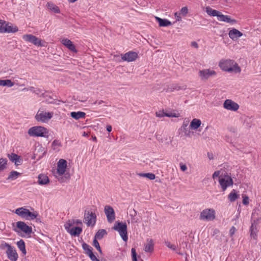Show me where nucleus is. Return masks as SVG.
<instances>
[{"instance_id": "4d7b16f0", "label": "nucleus", "mask_w": 261, "mask_h": 261, "mask_svg": "<svg viewBox=\"0 0 261 261\" xmlns=\"http://www.w3.org/2000/svg\"><path fill=\"white\" fill-rule=\"evenodd\" d=\"M35 88L32 86L29 87V88H24L23 90H26V91H30L34 93V91H35Z\"/></svg>"}, {"instance_id": "393cba45", "label": "nucleus", "mask_w": 261, "mask_h": 261, "mask_svg": "<svg viewBox=\"0 0 261 261\" xmlns=\"http://www.w3.org/2000/svg\"><path fill=\"white\" fill-rule=\"evenodd\" d=\"M85 116L86 113L83 112H72L70 113V116L75 120H78L80 118H84Z\"/></svg>"}, {"instance_id": "9d476101", "label": "nucleus", "mask_w": 261, "mask_h": 261, "mask_svg": "<svg viewBox=\"0 0 261 261\" xmlns=\"http://www.w3.org/2000/svg\"><path fill=\"white\" fill-rule=\"evenodd\" d=\"M84 219L86 221L87 226H93L96 223V216L94 213L86 211L85 212Z\"/></svg>"}, {"instance_id": "e2e57ef3", "label": "nucleus", "mask_w": 261, "mask_h": 261, "mask_svg": "<svg viewBox=\"0 0 261 261\" xmlns=\"http://www.w3.org/2000/svg\"><path fill=\"white\" fill-rule=\"evenodd\" d=\"M74 223H75L76 224H80V225L82 224V222L81 220H79V219L74 220Z\"/></svg>"}, {"instance_id": "13d9d810", "label": "nucleus", "mask_w": 261, "mask_h": 261, "mask_svg": "<svg viewBox=\"0 0 261 261\" xmlns=\"http://www.w3.org/2000/svg\"><path fill=\"white\" fill-rule=\"evenodd\" d=\"M180 168L182 171H185L187 169V166L182 164H180Z\"/></svg>"}, {"instance_id": "a19ab883", "label": "nucleus", "mask_w": 261, "mask_h": 261, "mask_svg": "<svg viewBox=\"0 0 261 261\" xmlns=\"http://www.w3.org/2000/svg\"><path fill=\"white\" fill-rule=\"evenodd\" d=\"M74 224V220H69L64 225L65 228L68 232L69 229H71L70 227Z\"/></svg>"}, {"instance_id": "aec40b11", "label": "nucleus", "mask_w": 261, "mask_h": 261, "mask_svg": "<svg viewBox=\"0 0 261 261\" xmlns=\"http://www.w3.org/2000/svg\"><path fill=\"white\" fill-rule=\"evenodd\" d=\"M6 27H5L4 30V33H15L18 31V29L16 26H13V24L6 21Z\"/></svg>"}, {"instance_id": "864d4df0", "label": "nucleus", "mask_w": 261, "mask_h": 261, "mask_svg": "<svg viewBox=\"0 0 261 261\" xmlns=\"http://www.w3.org/2000/svg\"><path fill=\"white\" fill-rule=\"evenodd\" d=\"M164 114H165V112L164 111L156 112V116L158 117H160V118L163 117L165 116Z\"/></svg>"}, {"instance_id": "37998d69", "label": "nucleus", "mask_w": 261, "mask_h": 261, "mask_svg": "<svg viewBox=\"0 0 261 261\" xmlns=\"http://www.w3.org/2000/svg\"><path fill=\"white\" fill-rule=\"evenodd\" d=\"M93 245L97 249L100 253H102L101 248L97 240L96 239L93 240Z\"/></svg>"}, {"instance_id": "5701e85b", "label": "nucleus", "mask_w": 261, "mask_h": 261, "mask_svg": "<svg viewBox=\"0 0 261 261\" xmlns=\"http://www.w3.org/2000/svg\"><path fill=\"white\" fill-rule=\"evenodd\" d=\"M153 241L152 239H147V243L145 245L144 250L147 252H152L154 248Z\"/></svg>"}, {"instance_id": "c9c22d12", "label": "nucleus", "mask_w": 261, "mask_h": 261, "mask_svg": "<svg viewBox=\"0 0 261 261\" xmlns=\"http://www.w3.org/2000/svg\"><path fill=\"white\" fill-rule=\"evenodd\" d=\"M20 173L16 171H12L10 172V174L7 177V180H15L20 175Z\"/></svg>"}, {"instance_id": "b1692460", "label": "nucleus", "mask_w": 261, "mask_h": 261, "mask_svg": "<svg viewBox=\"0 0 261 261\" xmlns=\"http://www.w3.org/2000/svg\"><path fill=\"white\" fill-rule=\"evenodd\" d=\"M49 182V179L47 176L41 174L38 176V182L40 185L47 184Z\"/></svg>"}, {"instance_id": "ddd939ff", "label": "nucleus", "mask_w": 261, "mask_h": 261, "mask_svg": "<svg viewBox=\"0 0 261 261\" xmlns=\"http://www.w3.org/2000/svg\"><path fill=\"white\" fill-rule=\"evenodd\" d=\"M105 213L107 216L108 221L112 223L115 219V214L113 207L109 205L105 207Z\"/></svg>"}, {"instance_id": "a211bd4d", "label": "nucleus", "mask_w": 261, "mask_h": 261, "mask_svg": "<svg viewBox=\"0 0 261 261\" xmlns=\"http://www.w3.org/2000/svg\"><path fill=\"white\" fill-rule=\"evenodd\" d=\"M62 43L71 51L73 53H77L75 46L71 40L68 39H63L62 40Z\"/></svg>"}, {"instance_id": "0e129e2a", "label": "nucleus", "mask_w": 261, "mask_h": 261, "mask_svg": "<svg viewBox=\"0 0 261 261\" xmlns=\"http://www.w3.org/2000/svg\"><path fill=\"white\" fill-rule=\"evenodd\" d=\"M207 156L210 160L213 159V154L212 153H210L209 152L207 153Z\"/></svg>"}, {"instance_id": "052dcab7", "label": "nucleus", "mask_w": 261, "mask_h": 261, "mask_svg": "<svg viewBox=\"0 0 261 261\" xmlns=\"http://www.w3.org/2000/svg\"><path fill=\"white\" fill-rule=\"evenodd\" d=\"M191 46L192 47H194L196 48H197L198 47V43L195 41H193L191 42Z\"/></svg>"}, {"instance_id": "72a5a7b5", "label": "nucleus", "mask_w": 261, "mask_h": 261, "mask_svg": "<svg viewBox=\"0 0 261 261\" xmlns=\"http://www.w3.org/2000/svg\"><path fill=\"white\" fill-rule=\"evenodd\" d=\"M14 84L10 80H0V86H7L8 87H11L14 86Z\"/></svg>"}, {"instance_id": "bf43d9fd", "label": "nucleus", "mask_w": 261, "mask_h": 261, "mask_svg": "<svg viewBox=\"0 0 261 261\" xmlns=\"http://www.w3.org/2000/svg\"><path fill=\"white\" fill-rule=\"evenodd\" d=\"M175 17L176 18L177 21H180L181 20V17L180 16V14L177 13H175Z\"/></svg>"}, {"instance_id": "423d86ee", "label": "nucleus", "mask_w": 261, "mask_h": 261, "mask_svg": "<svg viewBox=\"0 0 261 261\" xmlns=\"http://www.w3.org/2000/svg\"><path fill=\"white\" fill-rule=\"evenodd\" d=\"M4 247L7 248L6 253L8 258L11 261H17L18 255L15 248L7 243L1 245V248L4 249Z\"/></svg>"}, {"instance_id": "f257e3e1", "label": "nucleus", "mask_w": 261, "mask_h": 261, "mask_svg": "<svg viewBox=\"0 0 261 261\" xmlns=\"http://www.w3.org/2000/svg\"><path fill=\"white\" fill-rule=\"evenodd\" d=\"M219 66L221 69L228 72L240 73L241 71V68L238 64L233 60H222L219 63Z\"/></svg>"}, {"instance_id": "f704fd0d", "label": "nucleus", "mask_w": 261, "mask_h": 261, "mask_svg": "<svg viewBox=\"0 0 261 261\" xmlns=\"http://www.w3.org/2000/svg\"><path fill=\"white\" fill-rule=\"evenodd\" d=\"M82 247L83 249L85 251V253L88 255L91 254L93 253L92 252V248L89 246L88 244H86V243H83L82 244Z\"/></svg>"}, {"instance_id": "774afa93", "label": "nucleus", "mask_w": 261, "mask_h": 261, "mask_svg": "<svg viewBox=\"0 0 261 261\" xmlns=\"http://www.w3.org/2000/svg\"><path fill=\"white\" fill-rule=\"evenodd\" d=\"M155 137H156V139L158 140H159V141H160V140H161V138H160V136H159V135H156L155 136Z\"/></svg>"}, {"instance_id": "680f3d73", "label": "nucleus", "mask_w": 261, "mask_h": 261, "mask_svg": "<svg viewBox=\"0 0 261 261\" xmlns=\"http://www.w3.org/2000/svg\"><path fill=\"white\" fill-rule=\"evenodd\" d=\"M106 128H107V130L108 132H111L112 131V126L110 125H108L107 126Z\"/></svg>"}, {"instance_id": "7ed1b4c3", "label": "nucleus", "mask_w": 261, "mask_h": 261, "mask_svg": "<svg viewBox=\"0 0 261 261\" xmlns=\"http://www.w3.org/2000/svg\"><path fill=\"white\" fill-rule=\"evenodd\" d=\"M48 133L47 129L41 126H33L28 130V134L32 137H46Z\"/></svg>"}, {"instance_id": "7c9ffc66", "label": "nucleus", "mask_w": 261, "mask_h": 261, "mask_svg": "<svg viewBox=\"0 0 261 261\" xmlns=\"http://www.w3.org/2000/svg\"><path fill=\"white\" fill-rule=\"evenodd\" d=\"M17 245L18 248L19 249L20 251H21L22 253L25 255L27 253L25 243L23 240H20L17 242Z\"/></svg>"}, {"instance_id": "603ef678", "label": "nucleus", "mask_w": 261, "mask_h": 261, "mask_svg": "<svg viewBox=\"0 0 261 261\" xmlns=\"http://www.w3.org/2000/svg\"><path fill=\"white\" fill-rule=\"evenodd\" d=\"M92 261H99L98 259L97 258L96 256L93 254V253L88 255Z\"/></svg>"}, {"instance_id": "c756f323", "label": "nucleus", "mask_w": 261, "mask_h": 261, "mask_svg": "<svg viewBox=\"0 0 261 261\" xmlns=\"http://www.w3.org/2000/svg\"><path fill=\"white\" fill-rule=\"evenodd\" d=\"M206 12L210 16H217V17L219 14H220V11L214 10L210 7H207L206 8Z\"/></svg>"}, {"instance_id": "1a4fd4ad", "label": "nucleus", "mask_w": 261, "mask_h": 261, "mask_svg": "<svg viewBox=\"0 0 261 261\" xmlns=\"http://www.w3.org/2000/svg\"><path fill=\"white\" fill-rule=\"evenodd\" d=\"M215 212L213 209H205L201 212L200 219L212 221L215 218Z\"/></svg>"}, {"instance_id": "4be33fe9", "label": "nucleus", "mask_w": 261, "mask_h": 261, "mask_svg": "<svg viewBox=\"0 0 261 261\" xmlns=\"http://www.w3.org/2000/svg\"><path fill=\"white\" fill-rule=\"evenodd\" d=\"M228 35L231 39L234 40L237 39L239 37H241L243 35V34L236 29H232L229 31Z\"/></svg>"}, {"instance_id": "3c124183", "label": "nucleus", "mask_w": 261, "mask_h": 261, "mask_svg": "<svg viewBox=\"0 0 261 261\" xmlns=\"http://www.w3.org/2000/svg\"><path fill=\"white\" fill-rule=\"evenodd\" d=\"M180 12L183 15H184V16L186 15L187 14V13H188V9L187 8V7H182L180 10Z\"/></svg>"}, {"instance_id": "5fc2aeb1", "label": "nucleus", "mask_w": 261, "mask_h": 261, "mask_svg": "<svg viewBox=\"0 0 261 261\" xmlns=\"http://www.w3.org/2000/svg\"><path fill=\"white\" fill-rule=\"evenodd\" d=\"M236 231V228L234 226H232L229 230V234L230 237H232Z\"/></svg>"}, {"instance_id": "f8f14e48", "label": "nucleus", "mask_w": 261, "mask_h": 261, "mask_svg": "<svg viewBox=\"0 0 261 261\" xmlns=\"http://www.w3.org/2000/svg\"><path fill=\"white\" fill-rule=\"evenodd\" d=\"M223 107L228 110L236 111L239 108V105L231 99H226L223 103Z\"/></svg>"}, {"instance_id": "ea45409f", "label": "nucleus", "mask_w": 261, "mask_h": 261, "mask_svg": "<svg viewBox=\"0 0 261 261\" xmlns=\"http://www.w3.org/2000/svg\"><path fill=\"white\" fill-rule=\"evenodd\" d=\"M184 86L181 87L180 86H178L177 85H171L170 87H168L167 89V92H172L174 90H179L180 89H185Z\"/></svg>"}, {"instance_id": "6ab92c4d", "label": "nucleus", "mask_w": 261, "mask_h": 261, "mask_svg": "<svg viewBox=\"0 0 261 261\" xmlns=\"http://www.w3.org/2000/svg\"><path fill=\"white\" fill-rule=\"evenodd\" d=\"M8 157L12 162L15 163L16 166L20 165V163L22 162L21 156L14 153L8 154Z\"/></svg>"}, {"instance_id": "39448f33", "label": "nucleus", "mask_w": 261, "mask_h": 261, "mask_svg": "<svg viewBox=\"0 0 261 261\" xmlns=\"http://www.w3.org/2000/svg\"><path fill=\"white\" fill-rule=\"evenodd\" d=\"M219 182L223 191L226 190L228 187L233 185V180L227 173H222L219 178Z\"/></svg>"}, {"instance_id": "f3484780", "label": "nucleus", "mask_w": 261, "mask_h": 261, "mask_svg": "<svg viewBox=\"0 0 261 261\" xmlns=\"http://www.w3.org/2000/svg\"><path fill=\"white\" fill-rule=\"evenodd\" d=\"M217 18L219 21L226 22L232 24L236 23L237 22L236 19H231L229 16L223 15L221 12Z\"/></svg>"}, {"instance_id": "4468645a", "label": "nucleus", "mask_w": 261, "mask_h": 261, "mask_svg": "<svg viewBox=\"0 0 261 261\" xmlns=\"http://www.w3.org/2000/svg\"><path fill=\"white\" fill-rule=\"evenodd\" d=\"M16 225L18 229L23 231L26 234H30L32 232V227L27 225L23 221H18L16 222Z\"/></svg>"}, {"instance_id": "bb28decb", "label": "nucleus", "mask_w": 261, "mask_h": 261, "mask_svg": "<svg viewBox=\"0 0 261 261\" xmlns=\"http://www.w3.org/2000/svg\"><path fill=\"white\" fill-rule=\"evenodd\" d=\"M82 232V228L80 227H74L71 229H69V233L72 236H79L80 234Z\"/></svg>"}, {"instance_id": "6e6d98bb", "label": "nucleus", "mask_w": 261, "mask_h": 261, "mask_svg": "<svg viewBox=\"0 0 261 261\" xmlns=\"http://www.w3.org/2000/svg\"><path fill=\"white\" fill-rule=\"evenodd\" d=\"M61 143L59 140H55L53 143H52V146H61Z\"/></svg>"}, {"instance_id": "e433bc0d", "label": "nucleus", "mask_w": 261, "mask_h": 261, "mask_svg": "<svg viewBox=\"0 0 261 261\" xmlns=\"http://www.w3.org/2000/svg\"><path fill=\"white\" fill-rule=\"evenodd\" d=\"M47 7L49 9L51 10L54 13H59L60 12L59 7L53 3H48Z\"/></svg>"}, {"instance_id": "f03ea898", "label": "nucleus", "mask_w": 261, "mask_h": 261, "mask_svg": "<svg viewBox=\"0 0 261 261\" xmlns=\"http://www.w3.org/2000/svg\"><path fill=\"white\" fill-rule=\"evenodd\" d=\"M15 213L22 218L28 220H32L36 219L38 215L37 212L34 211L33 212H31L29 210L25 208L24 207L17 208L15 210Z\"/></svg>"}, {"instance_id": "6e6552de", "label": "nucleus", "mask_w": 261, "mask_h": 261, "mask_svg": "<svg viewBox=\"0 0 261 261\" xmlns=\"http://www.w3.org/2000/svg\"><path fill=\"white\" fill-rule=\"evenodd\" d=\"M53 116V113L51 112H45L39 111L35 116V119L37 121L46 122L50 119Z\"/></svg>"}, {"instance_id": "09e8293b", "label": "nucleus", "mask_w": 261, "mask_h": 261, "mask_svg": "<svg viewBox=\"0 0 261 261\" xmlns=\"http://www.w3.org/2000/svg\"><path fill=\"white\" fill-rule=\"evenodd\" d=\"M243 201H242L243 204L245 205H248L249 202V199L248 196H247L246 195H243Z\"/></svg>"}, {"instance_id": "412c9836", "label": "nucleus", "mask_w": 261, "mask_h": 261, "mask_svg": "<svg viewBox=\"0 0 261 261\" xmlns=\"http://www.w3.org/2000/svg\"><path fill=\"white\" fill-rule=\"evenodd\" d=\"M250 236L253 238L254 240L256 239L257 237V223L255 220H253L252 222L251 226L250 228Z\"/></svg>"}, {"instance_id": "0eeeda50", "label": "nucleus", "mask_w": 261, "mask_h": 261, "mask_svg": "<svg viewBox=\"0 0 261 261\" xmlns=\"http://www.w3.org/2000/svg\"><path fill=\"white\" fill-rule=\"evenodd\" d=\"M22 38L27 42L31 43L37 46H43L42 40L32 34H26L22 36Z\"/></svg>"}, {"instance_id": "473e14b6", "label": "nucleus", "mask_w": 261, "mask_h": 261, "mask_svg": "<svg viewBox=\"0 0 261 261\" xmlns=\"http://www.w3.org/2000/svg\"><path fill=\"white\" fill-rule=\"evenodd\" d=\"M239 197L235 190H233L228 195V198L230 202L235 201Z\"/></svg>"}, {"instance_id": "2f4dec72", "label": "nucleus", "mask_w": 261, "mask_h": 261, "mask_svg": "<svg viewBox=\"0 0 261 261\" xmlns=\"http://www.w3.org/2000/svg\"><path fill=\"white\" fill-rule=\"evenodd\" d=\"M107 232L105 229H99L96 233L94 239H96V240L97 239L101 240L102 239L105 235L107 234Z\"/></svg>"}, {"instance_id": "49530a36", "label": "nucleus", "mask_w": 261, "mask_h": 261, "mask_svg": "<svg viewBox=\"0 0 261 261\" xmlns=\"http://www.w3.org/2000/svg\"><path fill=\"white\" fill-rule=\"evenodd\" d=\"M131 253H132V257L133 261H138L137 258V254L135 248H132Z\"/></svg>"}, {"instance_id": "8fccbe9b", "label": "nucleus", "mask_w": 261, "mask_h": 261, "mask_svg": "<svg viewBox=\"0 0 261 261\" xmlns=\"http://www.w3.org/2000/svg\"><path fill=\"white\" fill-rule=\"evenodd\" d=\"M222 173H223V172H222L221 171H216L213 173V178H215L217 177H219Z\"/></svg>"}, {"instance_id": "c03bdc74", "label": "nucleus", "mask_w": 261, "mask_h": 261, "mask_svg": "<svg viewBox=\"0 0 261 261\" xmlns=\"http://www.w3.org/2000/svg\"><path fill=\"white\" fill-rule=\"evenodd\" d=\"M6 21L4 20L0 19V33H4V30L5 27H6Z\"/></svg>"}, {"instance_id": "2eb2a0df", "label": "nucleus", "mask_w": 261, "mask_h": 261, "mask_svg": "<svg viewBox=\"0 0 261 261\" xmlns=\"http://www.w3.org/2000/svg\"><path fill=\"white\" fill-rule=\"evenodd\" d=\"M198 74L202 80H206L210 76L215 75L216 72L214 70L211 69H203L199 70Z\"/></svg>"}, {"instance_id": "4c0bfd02", "label": "nucleus", "mask_w": 261, "mask_h": 261, "mask_svg": "<svg viewBox=\"0 0 261 261\" xmlns=\"http://www.w3.org/2000/svg\"><path fill=\"white\" fill-rule=\"evenodd\" d=\"M7 162L8 161L6 159L0 158V171L6 169Z\"/></svg>"}, {"instance_id": "a18cd8bd", "label": "nucleus", "mask_w": 261, "mask_h": 261, "mask_svg": "<svg viewBox=\"0 0 261 261\" xmlns=\"http://www.w3.org/2000/svg\"><path fill=\"white\" fill-rule=\"evenodd\" d=\"M165 244L167 247L171 249L172 250H176L177 247L174 244H172L170 242L167 241L165 242Z\"/></svg>"}, {"instance_id": "cd10ccee", "label": "nucleus", "mask_w": 261, "mask_h": 261, "mask_svg": "<svg viewBox=\"0 0 261 261\" xmlns=\"http://www.w3.org/2000/svg\"><path fill=\"white\" fill-rule=\"evenodd\" d=\"M156 19L159 23L160 27H167L171 25V22L168 19H162L158 17H156Z\"/></svg>"}, {"instance_id": "79ce46f5", "label": "nucleus", "mask_w": 261, "mask_h": 261, "mask_svg": "<svg viewBox=\"0 0 261 261\" xmlns=\"http://www.w3.org/2000/svg\"><path fill=\"white\" fill-rule=\"evenodd\" d=\"M44 92H46V91L41 89L37 88L35 89V91H34V93L39 96L45 97L46 95H45Z\"/></svg>"}, {"instance_id": "de8ad7c7", "label": "nucleus", "mask_w": 261, "mask_h": 261, "mask_svg": "<svg viewBox=\"0 0 261 261\" xmlns=\"http://www.w3.org/2000/svg\"><path fill=\"white\" fill-rule=\"evenodd\" d=\"M165 116L168 117H179V114H176L175 113H166L165 112Z\"/></svg>"}, {"instance_id": "58836bf2", "label": "nucleus", "mask_w": 261, "mask_h": 261, "mask_svg": "<svg viewBox=\"0 0 261 261\" xmlns=\"http://www.w3.org/2000/svg\"><path fill=\"white\" fill-rule=\"evenodd\" d=\"M138 175L141 177H147L150 180L154 179L155 178V174H154L153 173H139Z\"/></svg>"}, {"instance_id": "9b49d317", "label": "nucleus", "mask_w": 261, "mask_h": 261, "mask_svg": "<svg viewBox=\"0 0 261 261\" xmlns=\"http://www.w3.org/2000/svg\"><path fill=\"white\" fill-rule=\"evenodd\" d=\"M138 58V55L136 52L129 51L124 54L121 55V59L124 61L128 62L135 61Z\"/></svg>"}, {"instance_id": "a878e982", "label": "nucleus", "mask_w": 261, "mask_h": 261, "mask_svg": "<svg viewBox=\"0 0 261 261\" xmlns=\"http://www.w3.org/2000/svg\"><path fill=\"white\" fill-rule=\"evenodd\" d=\"M201 124V122L200 120L195 118L193 119L191 122L190 127L192 129L196 130L200 126Z\"/></svg>"}, {"instance_id": "20e7f679", "label": "nucleus", "mask_w": 261, "mask_h": 261, "mask_svg": "<svg viewBox=\"0 0 261 261\" xmlns=\"http://www.w3.org/2000/svg\"><path fill=\"white\" fill-rule=\"evenodd\" d=\"M113 228L118 231L122 240L126 242L128 240L127 225L125 222L116 221Z\"/></svg>"}, {"instance_id": "69168bd1", "label": "nucleus", "mask_w": 261, "mask_h": 261, "mask_svg": "<svg viewBox=\"0 0 261 261\" xmlns=\"http://www.w3.org/2000/svg\"><path fill=\"white\" fill-rule=\"evenodd\" d=\"M256 221V222L257 223V224H258V223L261 221V217H259V218H257L256 220H255Z\"/></svg>"}, {"instance_id": "338daca9", "label": "nucleus", "mask_w": 261, "mask_h": 261, "mask_svg": "<svg viewBox=\"0 0 261 261\" xmlns=\"http://www.w3.org/2000/svg\"><path fill=\"white\" fill-rule=\"evenodd\" d=\"M104 101L103 100H99L98 102L96 101L95 103H97L98 105H101V103H103Z\"/></svg>"}, {"instance_id": "c85d7f7f", "label": "nucleus", "mask_w": 261, "mask_h": 261, "mask_svg": "<svg viewBox=\"0 0 261 261\" xmlns=\"http://www.w3.org/2000/svg\"><path fill=\"white\" fill-rule=\"evenodd\" d=\"M137 211L133 209L132 211L130 212V216L132 218V223H138L140 222L139 219L137 217Z\"/></svg>"}, {"instance_id": "dca6fc26", "label": "nucleus", "mask_w": 261, "mask_h": 261, "mask_svg": "<svg viewBox=\"0 0 261 261\" xmlns=\"http://www.w3.org/2000/svg\"><path fill=\"white\" fill-rule=\"evenodd\" d=\"M67 161L64 159H60L57 165V172L59 175H62L65 173L67 168Z\"/></svg>"}]
</instances>
